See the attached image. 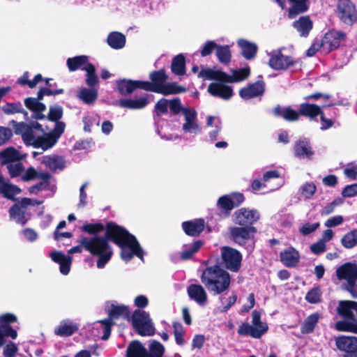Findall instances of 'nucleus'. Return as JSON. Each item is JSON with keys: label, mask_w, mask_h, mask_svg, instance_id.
<instances>
[{"label": "nucleus", "mask_w": 357, "mask_h": 357, "mask_svg": "<svg viewBox=\"0 0 357 357\" xmlns=\"http://www.w3.org/2000/svg\"><path fill=\"white\" fill-rule=\"evenodd\" d=\"M25 107L31 112H45L46 105L37 101V98L29 97L24 99Z\"/></svg>", "instance_id": "nucleus-51"}, {"label": "nucleus", "mask_w": 357, "mask_h": 357, "mask_svg": "<svg viewBox=\"0 0 357 357\" xmlns=\"http://www.w3.org/2000/svg\"><path fill=\"white\" fill-rule=\"evenodd\" d=\"M79 329L76 324L70 321H62L54 329V334L59 337H69L73 335Z\"/></svg>", "instance_id": "nucleus-32"}, {"label": "nucleus", "mask_w": 357, "mask_h": 357, "mask_svg": "<svg viewBox=\"0 0 357 357\" xmlns=\"http://www.w3.org/2000/svg\"><path fill=\"white\" fill-rule=\"evenodd\" d=\"M250 75V68L248 66L238 70H234L231 75L224 72L223 82L234 83L243 82L248 79Z\"/></svg>", "instance_id": "nucleus-29"}, {"label": "nucleus", "mask_w": 357, "mask_h": 357, "mask_svg": "<svg viewBox=\"0 0 357 357\" xmlns=\"http://www.w3.org/2000/svg\"><path fill=\"white\" fill-rule=\"evenodd\" d=\"M354 321L342 320L338 321L335 324V328L337 331L341 332H351L352 326Z\"/></svg>", "instance_id": "nucleus-63"}, {"label": "nucleus", "mask_w": 357, "mask_h": 357, "mask_svg": "<svg viewBox=\"0 0 357 357\" xmlns=\"http://www.w3.org/2000/svg\"><path fill=\"white\" fill-rule=\"evenodd\" d=\"M336 275L339 280L349 282L357 280V265L351 262L344 263L336 270Z\"/></svg>", "instance_id": "nucleus-20"}, {"label": "nucleus", "mask_w": 357, "mask_h": 357, "mask_svg": "<svg viewBox=\"0 0 357 357\" xmlns=\"http://www.w3.org/2000/svg\"><path fill=\"white\" fill-rule=\"evenodd\" d=\"M43 80L41 74H37L34 76L32 80H29V72H24L21 77L18 79L17 83L21 85H27L29 88L33 89L36 87L37 84Z\"/></svg>", "instance_id": "nucleus-50"}, {"label": "nucleus", "mask_w": 357, "mask_h": 357, "mask_svg": "<svg viewBox=\"0 0 357 357\" xmlns=\"http://www.w3.org/2000/svg\"><path fill=\"white\" fill-rule=\"evenodd\" d=\"M292 26L298 32L301 37L306 38L313 29V22L309 15L301 16L293 22Z\"/></svg>", "instance_id": "nucleus-23"}, {"label": "nucleus", "mask_w": 357, "mask_h": 357, "mask_svg": "<svg viewBox=\"0 0 357 357\" xmlns=\"http://www.w3.org/2000/svg\"><path fill=\"white\" fill-rule=\"evenodd\" d=\"M171 71L177 76L184 75L186 73V61L183 54L175 56L171 63Z\"/></svg>", "instance_id": "nucleus-36"}, {"label": "nucleus", "mask_w": 357, "mask_h": 357, "mask_svg": "<svg viewBox=\"0 0 357 357\" xmlns=\"http://www.w3.org/2000/svg\"><path fill=\"white\" fill-rule=\"evenodd\" d=\"M224 72L220 70H212L211 68L202 69L198 73V77L204 79L215 80L220 82H223Z\"/></svg>", "instance_id": "nucleus-44"}, {"label": "nucleus", "mask_w": 357, "mask_h": 357, "mask_svg": "<svg viewBox=\"0 0 357 357\" xmlns=\"http://www.w3.org/2000/svg\"><path fill=\"white\" fill-rule=\"evenodd\" d=\"M108 314L109 319L111 320L119 318L130 320L132 317L129 307L124 305H112Z\"/></svg>", "instance_id": "nucleus-33"}, {"label": "nucleus", "mask_w": 357, "mask_h": 357, "mask_svg": "<svg viewBox=\"0 0 357 357\" xmlns=\"http://www.w3.org/2000/svg\"><path fill=\"white\" fill-rule=\"evenodd\" d=\"M301 193L305 199H310L317 190V186L313 182H307L301 187Z\"/></svg>", "instance_id": "nucleus-60"}, {"label": "nucleus", "mask_w": 357, "mask_h": 357, "mask_svg": "<svg viewBox=\"0 0 357 357\" xmlns=\"http://www.w3.org/2000/svg\"><path fill=\"white\" fill-rule=\"evenodd\" d=\"M45 164L53 170L63 169L65 167L64 160L62 157H48Z\"/></svg>", "instance_id": "nucleus-56"}, {"label": "nucleus", "mask_w": 357, "mask_h": 357, "mask_svg": "<svg viewBox=\"0 0 357 357\" xmlns=\"http://www.w3.org/2000/svg\"><path fill=\"white\" fill-rule=\"evenodd\" d=\"M260 218V214L256 209L243 207L234 213V222L243 227H253Z\"/></svg>", "instance_id": "nucleus-9"}, {"label": "nucleus", "mask_w": 357, "mask_h": 357, "mask_svg": "<svg viewBox=\"0 0 357 357\" xmlns=\"http://www.w3.org/2000/svg\"><path fill=\"white\" fill-rule=\"evenodd\" d=\"M346 33L342 31L331 29L327 31L321 38L324 52H331L340 47L341 42L346 40Z\"/></svg>", "instance_id": "nucleus-11"}, {"label": "nucleus", "mask_w": 357, "mask_h": 357, "mask_svg": "<svg viewBox=\"0 0 357 357\" xmlns=\"http://www.w3.org/2000/svg\"><path fill=\"white\" fill-rule=\"evenodd\" d=\"M280 261L286 266L293 268L297 266L300 261L299 252L290 246L280 254Z\"/></svg>", "instance_id": "nucleus-22"}, {"label": "nucleus", "mask_w": 357, "mask_h": 357, "mask_svg": "<svg viewBox=\"0 0 357 357\" xmlns=\"http://www.w3.org/2000/svg\"><path fill=\"white\" fill-rule=\"evenodd\" d=\"M357 301L344 300L339 302L337 314L345 320L356 321Z\"/></svg>", "instance_id": "nucleus-15"}, {"label": "nucleus", "mask_w": 357, "mask_h": 357, "mask_svg": "<svg viewBox=\"0 0 357 357\" xmlns=\"http://www.w3.org/2000/svg\"><path fill=\"white\" fill-rule=\"evenodd\" d=\"M295 63L291 56L284 55L281 51L273 53L268 61L269 66L275 70H286Z\"/></svg>", "instance_id": "nucleus-14"}, {"label": "nucleus", "mask_w": 357, "mask_h": 357, "mask_svg": "<svg viewBox=\"0 0 357 357\" xmlns=\"http://www.w3.org/2000/svg\"><path fill=\"white\" fill-rule=\"evenodd\" d=\"M237 44L241 49V55L245 59L252 60L256 56L258 47L255 43L242 38L238 40Z\"/></svg>", "instance_id": "nucleus-31"}, {"label": "nucleus", "mask_w": 357, "mask_h": 357, "mask_svg": "<svg viewBox=\"0 0 357 357\" xmlns=\"http://www.w3.org/2000/svg\"><path fill=\"white\" fill-rule=\"evenodd\" d=\"M135 331L141 336H151L155 333V328L149 314L139 309L135 310L130 319Z\"/></svg>", "instance_id": "nucleus-6"}, {"label": "nucleus", "mask_w": 357, "mask_h": 357, "mask_svg": "<svg viewBox=\"0 0 357 357\" xmlns=\"http://www.w3.org/2000/svg\"><path fill=\"white\" fill-rule=\"evenodd\" d=\"M294 155L298 158L311 160L314 155L310 144L307 140H298L294 146Z\"/></svg>", "instance_id": "nucleus-30"}, {"label": "nucleus", "mask_w": 357, "mask_h": 357, "mask_svg": "<svg viewBox=\"0 0 357 357\" xmlns=\"http://www.w3.org/2000/svg\"><path fill=\"white\" fill-rule=\"evenodd\" d=\"M82 70L86 72V84L90 88H93L98 84V77L96 75V70L93 63H89L82 68Z\"/></svg>", "instance_id": "nucleus-43"}, {"label": "nucleus", "mask_w": 357, "mask_h": 357, "mask_svg": "<svg viewBox=\"0 0 357 357\" xmlns=\"http://www.w3.org/2000/svg\"><path fill=\"white\" fill-rule=\"evenodd\" d=\"M357 280H352L342 284L343 289L348 291L354 298H357Z\"/></svg>", "instance_id": "nucleus-64"}, {"label": "nucleus", "mask_w": 357, "mask_h": 357, "mask_svg": "<svg viewBox=\"0 0 357 357\" xmlns=\"http://www.w3.org/2000/svg\"><path fill=\"white\" fill-rule=\"evenodd\" d=\"M80 229L85 233H87L93 236H99L98 234L105 231V225L102 223L97 222V223H86L84 224Z\"/></svg>", "instance_id": "nucleus-47"}, {"label": "nucleus", "mask_w": 357, "mask_h": 357, "mask_svg": "<svg viewBox=\"0 0 357 357\" xmlns=\"http://www.w3.org/2000/svg\"><path fill=\"white\" fill-rule=\"evenodd\" d=\"M109 242L121 248V258L126 262L130 261L134 256L144 260L142 248L136 237L123 226L109 221L105 225L104 235Z\"/></svg>", "instance_id": "nucleus-1"}, {"label": "nucleus", "mask_w": 357, "mask_h": 357, "mask_svg": "<svg viewBox=\"0 0 357 357\" xmlns=\"http://www.w3.org/2000/svg\"><path fill=\"white\" fill-rule=\"evenodd\" d=\"M149 103L148 97L144 96L138 99L122 98L117 101V105L122 107L130 109H140L146 107Z\"/></svg>", "instance_id": "nucleus-27"}, {"label": "nucleus", "mask_w": 357, "mask_h": 357, "mask_svg": "<svg viewBox=\"0 0 357 357\" xmlns=\"http://www.w3.org/2000/svg\"><path fill=\"white\" fill-rule=\"evenodd\" d=\"M320 314L314 312L309 315L304 321L301 327V332L303 334H309L314 331L319 320Z\"/></svg>", "instance_id": "nucleus-40"}, {"label": "nucleus", "mask_w": 357, "mask_h": 357, "mask_svg": "<svg viewBox=\"0 0 357 357\" xmlns=\"http://www.w3.org/2000/svg\"><path fill=\"white\" fill-rule=\"evenodd\" d=\"M338 350L344 354H352L357 351V337L355 336L340 335L335 339Z\"/></svg>", "instance_id": "nucleus-16"}, {"label": "nucleus", "mask_w": 357, "mask_h": 357, "mask_svg": "<svg viewBox=\"0 0 357 357\" xmlns=\"http://www.w3.org/2000/svg\"><path fill=\"white\" fill-rule=\"evenodd\" d=\"M205 222L204 219L197 218L193 220L185 221L182 223L184 232L189 236L197 237L204 231Z\"/></svg>", "instance_id": "nucleus-21"}, {"label": "nucleus", "mask_w": 357, "mask_h": 357, "mask_svg": "<svg viewBox=\"0 0 357 357\" xmlns=\"http://www.w3.org/2000/svg\"><path fill=\"white\" fill-rule=\"evenodd\" d=\"M169 106L170 112L172 114L176 115L180 112L183 114V111L186 107H183L181 105V101L179 98H174L169 100Z\"/></svg>", "instance_id": "nucleus-61"}, {"label": "nucleus", "mask_w": 357, "mask_h": 357, "mask_svg": "<svg viewBox=\"0 0 357 357\" xmlns=\"http://www.w3.org/2000/svg\"><path fill=\"white\" fill-rule=\"evenodd\" d=\"M165 353L164 346L158 341L153 340L149 345L146 357H162Z\"/></svg>", "instance_id": "nucleus-53"}, {"label": "nucleus", "mask_w": 357, "mask_h": 357, "mask_svg": "<svg viewBox=\"0 0 357 357\" xmlns=\"http://www.w3.org/2000/svg\"><path fill=\"white\" fill-rule=\"evenodd\" d=\"M266 333V328H257L253 327L252 325L247 322L242 323L238 330L237 333L241 336H250L255 339H259L264 334Z\"/></svg>", "instance_id": "nucleus-28"}, {"label": "nucleus", "mask_w": 357, "mask_h": 357, "mask_svg": "<svg viewBox=\"0 0 357 357\" xmlns=\"http://www.w3.org/2000/svg\"><path fill=\"white\" fill-rule=\"evenodd\" d=\"M63 114V110L60 105L51 106L47 114V119L52 122H57L59 121Z\"/></svg>", "instance_id": "nucleus-55"}, {"label": "nucleus", "mask_w": 357, "mask_h": 357, "mask_svg": "<svg viewBox=\"0 0 357 357\" xmlns=\"http://www.w3.org/2000/svg\"><path fill=\"white\" fill-rule=\"evenodd\" d=\"M149 84L151 85L152 92L158 93L162 89L165 84L169 79L168 75L166 73L165 68H160L158 70H153L149 73Z\"/></svg>", "instance_id": "nucleus-18"}, {"label": "nucleus", "mask_w": 357, "mask_h": 357, "mask_svg": "<svg viewBox=\"0 0 357 357\" xmlns=\"http://www.w3.org/2000/svg\"><path fill=\"white\" fill-rule=\"evenodd\" d=\"M147 349L139 340L131 341L126 349V357H146Z\"/></svg>", "instance_id": "nucleus-35"}, {"label": "nucleus", "mask_w": 357, "mask_h": 357, "mask_svg": "<svg viewBox=\"0 0 357 357\" xmlns=\"http://www.w3.org/2000/svg\"><path fill=\"white\" fill-rule=\"evenodd\" d=\"M204 243L201 240H197L194 241L191 245H189V248L182 251L180 254V257L183 260L190 259L194 254L197 252Z\"/></svg>", "instance_id": "nucleus-48"}, {"label": "nucleus", "mask_w": 357, "mask_h": 357, "mask_svg": "<svg viewBox=\"0 0 357 357\" xmlns=\"http://www.w3.org/2000/svg\"><path fill=\"white\" fill-rule=\"evenodd\" d=\"M116 91L121 96H128L134 92V86L132 79H119L116 81Z\"/></svg>", "instance_id": "nucleus-42"}, {"label": "nucleus", "mask_w": 357, "mask_h": 357, "mask_svg": "<svg viewBox=\"0 0 357 357\" xmlns=\"http://www.w3.org/2000/svg\"><path fill=\"white\" fill-rule=\"evenodd\" d=\"M342 245L345 248H352L357 245V229L347 233L341 239Z\"/></svg>", "instance_id": "nucleus-52"}, {"label": "nucleus", "mask_w": 357, "mask_h": 357, "mask_svg": "<svg viewBox=\"0 0 357 357\" xmlns=\"http://www.w3.org/2000/svg\"><path fill=\"white\" fill-rule=\"evenodd\" d=\"M89 63V56L86 55H79L74 57H70L66 61V64L69 71L73 72L82 68Z\"/></svg>", "instance_id": "nucleus-38"}, {"label": "nucleus", "mask_w": 357, "mask_h": 357, "mask_svg": "<svg viewBox=\"0 0 357 357\" xmlns=\"http://www.w3.org/2000/svg\"><path fill=\"white\" fill-rule=\"evenodd\" d=\"M321 292L319 287L311 289L305 295V300L312 304L318 303L321 301Z\"/></svg>", "instance_id": "nucleus-58"}, {"label": "nucleus", "mask_w": 357, "mask_h": 357, "mask_svg": "<svg viewBox=\"0 0 357 357\" xmlns=\"http://www.w3.org/2000/svg\"><path fill=\"white\" fill-rule=\"evenodd\" d=\"M107 42L112 49L119 50L126 45V36L120 32H111L107 36Z\"/></svg>", "instance_id": "nucleus-39"}, {"label": "nucleus", "mask_w": 357, "mask_h": 357, "mask_svg": "<svg viewBox=\"0 0 357 357\" xmlns=\"http://www.w3.org/2000/svg\"><path fill=\"white\" fill-rule=\"evenodd\" d=\"M10 124L13 126L15 134L22 136V139L26 145L32 146L36 149H47V143L43 142L44 139H46L45 132L40 123L37 121H31L27 123L12 120Z\"/></svg>", "instance_id": "nucleus-3"}, {"label": "nucleus", "mask_w": 357, "mask_h": 357, "mask_svg": "<svg viewBox=\"0 0 357 357\" xmlns=\"http://www.w3.org/2000/svg\"><path fill=\"white\" fill-rule=\"evenodd\" d=\"M169 100L166 98H160L155 105L153 114L157 117H160L168 112Z\"/></svg>", "instance_id": "nucleus-54"}, {"label": "nucleus", "mask_w": 357, "mask_h": 357, "mask_svg": "<svg viewBox=\"0 0 357 357\" xmlns=\"http://www.w3.org/2000/svg\"><path fill=\"white\" fill-rule=\"evenodd\" d=\"M23 157L14 147L10 146L0 152V160L2 164H10L20 162Z\"/></svg>", "instance_id": "nucleus-34"}, {"label": "nucleus", "mask_w": 357, "mask_h": 357, "mask_svg": "<svg viewBox=\"0 0 357 357\" xmlns=\"http://www.w3.org/2000/svg\"><path fill=\"white\" fill-rule=\"evenodd\" d=\"M221 259L220 266L232 272H238L241 267L242 255L235 248L223 246L221 248Z\"/></svg>", "instance_id": "nucleus-7"}, {"label": "nucleus", "mask_w": 357, "mask_h": 357, "mask_svg": "<svg viewBox=\"0 0 357 357\" xmlns=\"http://www.w3.org/2000/svg\"><path fill=\"white\" fill-rule=\"evenodd\" d=\"M188 294L190 298L194 300L199 305H203L207 301V294L201 284H192L188 286Z\"/></svg>", "instance_id": "nucleus-24"}, {"label": "nucleus", "mask_w": 357, "mask_h": 357, "mask_svg": "<svg viewBox=\"0 0 357 357\" xmlns=\"http://www.w3.org/2000/svg\"><path fill=\"white\" fill-rule=\"evenodd\" d=\"M337 16L344 24L352 26L357 22V10L351 0H337Z\"/></svg>", "instance_id": "nucleus-8"}, {"label": "nucleus", "mask_w": 357, "mask_h": 357, "mask_svg": "<svg viewBox=\"0 0 357 357\" xmlns=\"http://www.w3.org/2000/svg\"><path fill=\"white\" fill-rule=\"evenodd\" d=\"M78 98L85 104L91 105L98 98V91L93 88H82L78 94Z\"/></svg>", "instance_id": "nucleus-41"}, {"label": "nucleus", "mask_w": 357, "mask_h": 357, "mask_svg": "<svg viewBox=\"0 0 357 357\" xmlns=\"http://www.w3.org/2000/svg\"><path fill=\"white\" fill-rule=\"evenodd\" d=\"M206 289L213 295H219L229 289L231 284L229 273L221 268L218 261L206 266L200 277Z\"/></svg>", "instance_id": "nucleus-2"}, {"label": "nucleus", "mask_w": 357, "mask_h": 357, "mask_svg": "<svg viewBox=\"0 0 357 357\" xmlns=\"http://www.w3.org/2000/svg\"><path fill=\"white\" fill-rule=\"evenodd\" d=\"M2 111L6 114H13L24 112L22 104L17 102H8L2 107Z\"/></svg>", "instance_id": "nucleus-59"}, {"label": "nucleus", "mask_w": 357, "mask_h": 357, "mask_svg": "<svg viewBox=\"0 0 357 357\" xmlns=\"http://www.w3.org/2000/svg\"><path fill=\"white\" fill-rule=\"evenodd\" d=\"M322 109L321 107L315 104L302 103L300 105L299 114L301 116L308 117L310 119H314L321 114Z\"/></svg>", "instance_id": "nucleus-37"}, {"label": "nucleus", "mask_w": 357, "mask_h": 357, "mask_svg": "<svg viewBox=\"0 0 357 357\" xmlns=\"http://www.w3.org/2000/svg\"><path fill=\"white\" fill-rule=\"evenodd\" d=\"M185 123H183L182 129L185 132L197 134L201 128L196 123L197 112L194 109L185 108L183 111Z\"/></svg>", "instance_id": "nucleus-19"}, {"label": "nucleus", "mask_w": 357, "mask_h": 357, "mask_svg": "<svg viewBox=\"0 0 357 357\" xmlns=\"http://www.w3.org/2000/svg\"><path fill=\"white\" fill-rule=\"evenodd\" d=\"M259 79L254 83L248 84L246 86L239 91L240 97L245 100L261 96L265 91V82L261 75L259 76Z\"/></svg>", "instance_id": "nucleus-13"}, {"label": "nucleus", "mask_w": 357, "mask_h": 357, "mask_svg": "<svg viewBox=\"0 0 357 357\" xmlns=\"http://www.w3.org/2000/svg\"><path fill=\"white\" fill-rule=\"evenodd\" d=\"M79 243L91 255L97 256V267L103 268L111 259L113 251L105 236L83 237Z\"/></svg>", "instance_id": "nucleus-4"}, {"label": "nucleus", "mask_w": 357, "mask_h": 357, "mask_svg": "<svg viewBox=\"0 0 357 357\" xmlns=\"http://www.w3.org/2000/svg\"><path fill=\"white\" fill-rule=\"evenodd\" d=\"M290 7L288 10V17L294 19L298 15L309 10V0H288Z\"/></svg>", "instance_id": "nucleus-26"}, {"label": "nucleus", "mask_w": 357, "mask_h": 357, "mask_svg": "<svg viewBox=\"0 0 357 357\" xmlns=\"http://www.w3.org/2000/svg\"><path fill=\"white\" fill-rule=\"evenodd\" d=\"M34 205L33 199L24 197L18 203L13 204L9 209L10 217L14 219L17 223L24 225L27 219L25 217L26 209L28 206Z\"/></svg>", "instance_id": "nucleus-12"}, {"label": "nucleus", "mask_w": 357, "mask_h": 357, "mask_svg": "<svg viewBox=\"0 0 357 357\" xmlns=\"http://www.w3.org/2000/svg\"><path fill=\"white\" fill-rule=\"evenodd\" d=\"M216 56L220 63H229L231 59V54L229 45H218L216 49Z\"/></svg>", "instance_id": "nucleus-49"}, {"label": "nucleus", "mask_w": 357, "mask_h": 357, "mask_svg": "<svg viewBox=\"0 0 357 357\" xmlns=\"http://www.w3.org/2000/svg\"><path fill=\"white\" fill-rule=\"evenodd\" d=\"M7 169L11 178L19 176L24 170L23 165L20 162H17L15 164L13 162L8 164Z\"/></svg>", "instance_id": "nucleus-62"}, {"label": "nucleus", "mask_w": 357, "mask_h": 357, "mask_svg": "<svg viewBox=\"0 0 357 357\" xmlns=\"http://www.w3.org/2000/svg\"><path fill=\"white\" fill-rule=\"evenodd\" d=\"M21 189L17 185L6 183L1 188L0 193L9 200L16 201L15 195L21 192Z\"/></svg>", "instance_id": "nucleus-46"}, {"label": "nucleus", "mask_w": 357, "mask_h": 357, "mask_svg": "<svg viewBox=\"0 0 357 357\" xmlns=\"http://www.w3.org/2000/svg\"><path fill=\"white\" fill-rule=\"evenodd\" d=\"M186 91L185 87L178 84L176 82H166L158 93L169 96L184 93Z\"/></svg>", "instance_id": "nucleus-45"}, {"label": "nucleus", "mask_w": 357, "mask_h": 357, "mask_svg": "<svg viewBox=\"0 0 357 357\" xmlns=\"http://www.w3.org/2000/svg\"><path fill=\"white\" fill-rule=\"evenodd\" d=\"M245 199L244 195L238 192H234L220 197L216 203L218 215L221 218H228L231 215V211L241 205Z\"/></svg>", "instance_id": "nucleus-5"}, {"label": "nucleus", "mask_w": 357, "mask_h": 357, "mask_svg": "<svg viewBox=\"0 0 357 357\" xmlns=\"http://www.w3.org/2000/svg\"><path fill=\"white\" fill-rule=\"evenodd\" d=\"M55 123L54 129L51 132L45 133L46 139H44L43 142L47 143V149L52 148L56 143L65 130L66 123L64 122L57 121Z\"/></svg>", "instance_id": "nucleus-25"}, {"label": "nucleus", "mask_w": 357, "mask_h": 357, "mask_svg": "<svg viewBox=\"0 0 357 357\" xmlns=\"http://www.w3.org/2000/svg\"><path fill=\"white\" fill-rule=\"evenodd\" d=\"M226 82H213L208 86V92L213 96L219 97L223 100L230 99L233 95L231 86L225 84Z\"/></svg>", "instance_id": "nucleus-17"}, {"label": "nucleus", "mask_w": 357, "mask_h": 357, "mask_svg": "<svg viewBox=\"0 0 357 357\" xmlns=\"http://www.w3.org/2000/svg\"><path fill=\"white\" fill-rule=\"evenodd\" d=\"M174 335L177 344L183 345L185 342L183 335L184 329L183 325L178 321L173 322Z\"/></svg>", "instance_id": "nucleus-57"}, {"label": "nucleus", "mask_w": 357, "mask_h": 357, "mask_svg": "<svg viewBox=\"0 0 357 357\" xmlns=\"http://www.w3.org/2000/svg\"><path fill=\"white\" fill-rule=\"evenodd\" d=\"M257 231L255 227H232L229 229L231 239L240 246H245Z\"/></svg>", "instance_id": "nucleus-10"}]
</instances>
